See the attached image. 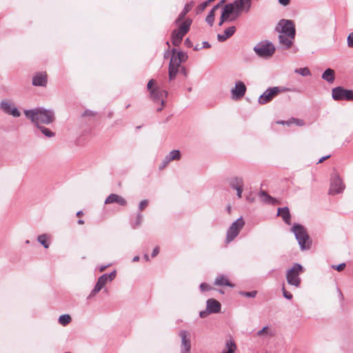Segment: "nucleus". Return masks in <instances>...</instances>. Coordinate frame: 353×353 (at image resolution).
<instances>
[{
    "mask_svg": "<svg viewBox=\"0 0 353 353\" xmlns=\"http://www.w3.org/2000/svg\"><path fill=\"white\" fill-rule=\"evenodd\" d=\"M148 205V200H143L139 205V208L140 211L143 210Z\"/></svg>",
    "mask_w": 353,
    "mask_h": 353,
    "instance_id": "79ce46f5",
    "label": "nucleus"
},
{
    "mask_svg": "<svg viewBox=\"0 0 353 353\" xmlns=\"http://www.w3.org/2000/svg\"><path fill=\"white\" fill-rule=\"evenodd\" d=\"M170 161H174V160H179L181 159V153L180 151L178 150H174L171 151L167 156Z\"/></svg>",
    "mask_w": 353,
    "mask_h": 353,
    "instance_id": "7c9ffc66",
    "label": "nucleus"
},
{
    "mask_svg": "<svg viewBox=\"0 0 353 353\" xmlns=\"http://www.w3.org/2000/svg\"><path fill=\"white\" fill-rule=\"evenodd\" d=\"M228 212H229V213H230V210H231V207H230V206H229V207L228 208Z\"/></svg>",
    "mask_w": 353,
    "mask_h": 353,
    "instance_id": "69168bd1",
    "label": "nucleus"
},
{
    "mask_svg": "<svg viewBox=\"0 0 353 353\" xmlns=\"http://www.w3.org/2000/svg\"><path fill=\"white\" fill-rule=\"evenodd\" d=\"M185 36V34L180 31H179L177 29H175L173 30L172 33V43L174 46H178L183 39V37Z\"/></svg>",
    "mask_w": 353,
    "mask_h": 353,
    "instance_id": "4be33fe9",
    "label": "nucleus"
},
{
    "mask_svg": "<svg viewBox=\"0 0 353 353\" xmlns=\"http://www.w3.org/2000/svg\"><path fill=\"white\" fill-rule=\"evenodd\" d=\"M142 220V216L141 214H139L137 218V225H140Z\"/></svg>",
    "mask_w": 353,
    "mask_h": 353,
    "instance_id": "864d4df0",
    "label": "nucleus"
},
{
    "mask_svg": "<svg viewBox=\"0 0 353 353\" xmlns=\"http://www.w3.org/2000/svg\"><path fill=\"white\" fill-rule=\"evenodd\" d=\"M78 223L79 225H83V224H84V221L82 220V219H80V220L78 221Z\"/></svg>",
    "mask_w": 353,
    "mask_h": 353,
    "instance_id": "680f3d73",
    "label": "nucleus"
},
{
    "mask_svg": "<svg viewBox=\"0 0 353 353\" xmlns=\"http://www.w3.org/2000/svg\"><path fill=\"white\" fill-rule=\"evenodd\" d=\"M1 109L6 113L12 115L13 117H18L20 113L18 110L14 106L12 103L9 101H3L1 104Z\"/></svg>",
    "mask_w": 353,
    "mask_h": 353,
    "instance_id": "f3484780",
    "label": "nucleus"
},
{
    "mask_svg": "<svg viewBox=\"0 0 353 353\" xmlns=\"http://www.w3.org/2000/svg\"><path fill=\"white\" fill-rule=\"evenodd\" d=\"M215 1V0H208V1H210V3L213 2V1Z\"/></svg>",
    "mask_w": 353,
    "mask_h": 353,
    "instance_id": "338daca9",
    "label": "nucleus"
},
{
    "mask_svg": "<svg viewBox=\"0 0 353 353\" xmlns=\"http://www.w3.org/2000/svg\"><path fill=\"white\" fill-rule=\"evenodd\" d=\"M254 51L261 57H270L274 51L275 48L271 43H261L254 47Z\"/></svg>",
    "mask_w": 353,
    "mask_h": 353,
    "instance_id": "1a4fd4ad",
    "label": "nucleus"
},
{
    "mask_svg": "<svg viewBox=\"0 0 353 353\" xmlns=\"http://www.w3.org/2000/svg\"><path fill=\"white\" fill-rule=\"evenodd\" d=\"M268 331V327H264L261 330L258 332V335L261 336L263 334H267Z\"/></svg>",
    "mask_w": 353,
    "mask_h": 353,
    "instance_id": "09e8293b",
    "label": "nucleus"
},
{
    "mask_svg": "<svg viewBox=\"0 0 353 353\" xmlns=\"http://www.w3.org/2000/svg\"><path fill=\"white\" fill-rule=\"evenodd\" d=\"M144 259H145V261H150L149 256H148V254H144Z\"/></svg>",
    "mask_w": 353,
    "mask_h": 353,
    "instance_id": "bf43d9fd",
    "label": "nucleus"
},
{
    "mask_svg": "<svg viewBox=\"0 0 353 353\" xmlns=\"http://www.w3.org/2000/svg\"><path fill=\"white\" fill-rule=\"evenodd\" d=\"M210 3V1H207L199 5L198 7L196 8V12H202Z\"/></svg>",
    "mask_w": 353,
    "mask_h": 353,
    "instance_id": "e433bc0d",
    "label": "nucleus"
},
{
    "mask_svg": "<svg viewBox=\"0 0 353 353\" xmlns=\"http://www.w3.org/2000/svg\"><path fill=\"white\" fill-rule=\"evenodd\" d=\"M295 72L298 73L303 77L310 75V71L308 68H302L295 70Z\"/></svg>",
    "mask_w": 353,
    "mask_h": 353,
    "instance_id": "72a5a7b5",
    "label": "nucleus"
},
{
    "mask_svg": "<svg viewBox=\"0 0 353 353\" xmlns=\"http://www.w3.org/2000/svg\"><path fill=\"white\" fill-rule=\"evenodd\" d=\"M282 291L285 298L289 300L292 299V294L285 290L284 285H283Z\"/></svg>",
    "mask_w": 353,
    "mask_h": 353,
    "instance_id": "a19ab883",
    "label": "nucleus"
},
{
    "mask_svg": "<svg viewBox=\"0 0 353 353\" xmlns=\"http://www.w3.org/2000/svg\"><path fill=\"white\" fill-rule=\"evenodd\" d=\"M116 272L114 271L108 275V281H112L116 276Z\"/></svg>",
    "mask_w": 353,
    "mask_h": 353,
    "instance_id": "de8ad7c7",
    "label": "nucleus"
},
{
    "mask_svg": "<svg viewBox=\"0 0 353 353\" xmlns=\"http://www.w3.org/2000/svg\"><path fill=\"white\" fill-rule=\"evenodd\" d=\"M159 252V247L157 246L153 249L152 256L155 257Z\"/></svg>",
    "mask_w": 353,
    "mask_h": 353,
    "instance_id": "8fccbe9b",
    "label": "nucleus"
},
{
    "mask_svg": "<svg viewBox=\"0 0 353 353\" xmlns=\"http://www.w3.org/2000/svg\"><path fill=\"white\" fill-rule=\"evenodd\" d=\"M304 271L302 265L299 263H295L294 265L287 271L286 279L289 285L299 288L301 283L300 274Z\"/></svg>",
    "mask_w": 353,
    "mask_h": 353,
    "instance_id": "20e7f679",
    "label": "nucleus"
},
{
    "mask_svg": "<svg viewBox=\"0 0 353 353\" xmlns=\"http://www.w3.org/2000/svg\"><path fill=\"white\" fill-rule=\"evenodd\" d=\"M181 61L178 59L176 56V50L174 49L172 50V56L171 57V60L169 65V78L170 80L175 78L177 72L178 68L181 64Z\"/></svg>",
    "mask_w": 353,
    "mask_h": 353,
    "instance_id": "f8f14e48",
    "label": "nucleus"
},
{
    "mask_svg": "<svg viewBox=\"0 0 353 353\" xmlns=\"http://www.w3.org/2000/svg\"><path fill=\"white\" fill-rule=\"evenodd\" d=\"M322 78L327 82L332 83L335 78V72L334 70L330 68L325 70L322 75Z\"/></svg>",
    "mask_w": 353,
    "mask_h": 353,
    "instance_id": "bb28decb",
    "label": "nucleus"
},
{
    "mask_svg": "<svg viewBox=\"0 0 353 353\" xmlns=\"http://www.w3.org/2000/svg\"><path fill=\"white\" fill-rule=\"evenodd\" d=\"M236 30V28L234 26H231L228 28H227L223 34H218V39L220 41H224L228 38H230L233 34L234 33Z\"/></svg>",
    "mask_w": 353,
    "mask_h": 353,
    "instance_id": "b1692460",
    "label": "nucleus"
},
{
    "mask_svg": "<svg viewBox=\"0 0 353 353\" xmlns=\"http://www.w3.org/2000/svg\"><path fill=\"white\" fill-rule=\"evenodd\" d=\"M245 221L243 218H239L235 221L229 228L227 232L225 241L229 243L233 241L239 234L241 230L243 228Z\"/></svg>",
    "mask_w": 353,
    "mask_h": 353,
    "instance_id": "423d86ee",
    "label": "nucleus"
},
{
    "mask_svg": "<svg viewBox=\"0 0 353 353\" xmlns=\"http://www.w3.org/2000/svg\"><path fill=\"white\" fill-rule=\"evenodd\" d=\"M235 11H236V7L234 6V4H233V3L226 4L224 6L223 10L222 12V14L221 17V21L219 22V26H221L225 21H227V20L232 21V20H234L236 18H237L238 17H236Z\"/></svg>",
    "mask_w": 353,
    "mask_h": 353,
    "instance_id": "9d476101",
    "label": "nucleus"
},
{
    "mask_svg": "<svg viewBox=\"0 0 353 353\" xmlns=\"http://www.w3.org/2000/svg\"><path fill=\"white\" fill-rule=\"evenodd\" d=\"M292 231L294 232L301 249L305 250L310 248L312 241L305 228L301 225H295L292 228Z\"/></svg>",
    "mask_w": 353,
    "mask_h": 353,
    "instance_id": "39448f33",
    "label": "nucleus"
},
{
    "mask_svg": "<svg viewBox=\"0 0 353 353\" xmlns=\"http://www.w3.org/2000/svg\"><path fill=\"white\" fill-rule=\"evenodd\" d=\"M179 336L181 339L180 353H190L191 341L190 333L186 330H181L179 332Z\"/></svg>",
    "mask_w": 353,
    "mask_h": 353,
    "instance_id": "9b49d317",
    "label": "nucleus"
},
{
    "mask_svg": "<svg viewBox=\"0 0 353 353\" xmlns=\"http://www.w3.org/2000/svg\"><path fill=\"white\" fill-rule=\"evenodd\" d=\"M261 196L265 201L272 202L274 201V199L265 191L261 192Z\"/></svg>",
    "mask_w": 353,
    "mask_h": 353,
    "instance_id": "58836bf2",
    "label": "nucleus"
},
{
    "mask_svg": "<svg viewBox=\"0 0 353 353\" xmlns=\"http://www.w3.org/2000/svg\"><path fill=\"white\" fill-rule=\"evenodd\" d=\"M71 316L69 314H63L59 316V323L61 325L65 326L71 322Z\"/></svg>",
    "mask_w": 353,
    "mask_h": 353,
    "instance_id": "2f4dec72",
    "label": "nucleus"
},
{
    "mask_svg": "<svg viewBox=\"0 0 353 353\" xmlns=\"http://www.w3.org/2000/svg\"><path fill=\"white\" fill-rule=\"evenodd\" d=\"M251 0H236L233 3L236 7V17H239L243 11L248 12L250 8Z\"/></svg>",
    "mask_w": 353,
    "mask_h": 353,
    "instance_id": "2eb2a0df",
    "label": "nucleus"
},
{
    "mask_svg": "<svg viewBox=\"0 0 353 353\" xmlns=\"http://www.w3.org/2000/svg\"><path fill=\"white\" fill-rule=\"evenodd\" d=\"M139 256H134V257L133 258V259H132V261H133L134 262L139 261Z\"/></svg>",
    "mask_w": 353,
    "mask_h": 353,
    "instance_id": "13d9d810",
    "label": "nucleus"
},
{
    "mask_svg": "<svg viewBox=\"0 0 353 353\" xmlns=\"http://www.w3.org/2000/svg\"><path fill=\"white\" fill-rule=\"evenodd\" d=\"M48 236L46 234H42L38 236L39 242L43 245L45 248H49Z\"/></svg>",
    "mask_w": 353,
    "mask_h": 353,
    "instance_id": "473e14b6",
    "label": "nucleus"
},
{
    "mask_svg": "<svg viewBox=\"0 0 353 353\" xmlns=\"http://www.w3.org/2000/svg\"><path fill=\"white\" fill-rule=\"evenodd\" d=\"M83 214V212H82V211H79V212L77 213V216H81Z\"/></svg>",
    "mask_w": 353,
    "mask_h": 353,
    "instance_id": "052dcab7",
    "label": "nucleus"
},
{
    "mask_svg": "<svg viewBox=\"0 0 353 353\" xmlns=\"http://www.w3.org/2000/svg\"><path fill=\"white\" fill-rule=\"evenodd\" d=\"M117 203L121 206H125L127 201L123 196L117 194H110L105 200V204Z\"/></svg>",
    "mask_w": 353,
    "mask_h": 353,
    "instance_id": "a211bd4d",
    "label": "nucleus"
},
{
    "mask_svg": "<svg viewBox=\"0 0 353 353\" xmlns=\"http://www.w3.org/2000/svg\"><path fill=\"white\" fill-rule=\"evenodd\" d=\"M330 157V155H327V156L322 157L321 159H320L319 160L318 163H323L324 161H325L326 159H329Z\"/></svg>",
    "mask_w": 353,
    "mask_h": 353,
    "instance_id": "5fc2aeb1",
    "label": "nucleus"
},
{
    "mask_svg": "<svg viewBox=\"0 0 353 353\" xmlns=\"http://www.w3.org/2000/svg\"><path fill=\"white\" fill-rule=\"evenodd\" d=\"M221 303L214 299H210L207 301V310L210 313H217L221 310Z\"/></svg>",
    "mask_w": 353,
    "mask_h": 353,
    "instance_id": "aec40b11",
    "label": "nucleus"
},
{
    "mask_svg": "<svg viewBox=\"0 0 353 353\" xmlns=\"http://www.w3.org/2000/svg\"><path fill=\"white\" fill-rule=\"evenodd\" d=\"M219 8V5H216L213 7V8L210 10L208 15L207 16L205 21L212 26L214 23V16L216 10Z\"/></svg>",
    "mask_w": 353,
    "mask_h": 353,
    "instance_id": "c85d7f7f",
    "label": "nucleus"
},
{
    "mask_svg": "<svg viewBox=\"0 0 353 353\" xmlns=\"http://www.w3.org/2000/svg\"><path fill=\"white\" fill-rule=\"evenodd\" d=\"M244 296H249V297H254L256 294V291H253V292H242L241 293Z\"/></svg>",
    "mask_w": 353,
    "mask_h": 353,
    "instance_id": "49530a36",
    "label": "nucleus"
},
{
    "mask_svg": "<svg viewBox=\"0 0 353 353\" xmlns=\"http://www.w3.org/2000/svg\"><path fill=\"white\" fill-rule=\"evenodd\" d=\"M345 189V185L341 178L335 176L332 179L329 190L330 194H336L341 193Z\"/></svg>",
    "mask_w": 353,
    "mask_h": 353,
    "instance_id": "ddd939ff",
    "label": "nucleus"
},
{
    "mask_svg": "<svg viewBox=\"0 0 353 353\" xmlns=\"http://www.w3.org/2000/svg\"><path fill=\"white\" fill-rule=\"evenodd\" d=\"M105 267H101V268H100V272H103V271H104V270H105Z\"/></svg>",
    "mask_w": 353,
    "mask_h": 353,
    "instance_id": "0e129e2a",
    "label": "nucleus"
},
{
    "mask_svg": "<svg viewBox=\"0 0 353 353\" xmlns=\"http://www.w3.org/2000/svg\"><path fill=\"white\" fill-rule=\"evenodd\" d=\"M296 123V125H304V122L302 120H299L296 119H292L291 121H290L288 122H285V121L278 122V123H281V124L287 123L288 125H289L290 123Z\"/></svg>",
    "mask_w": 353,
    "mask_h": 353,
    "instance_id": "f704fd0d",
    "label": "nucleus"
},
{
    "mask_svg": "<svg viewBox=\"0 0 353 353\" xmlns=\"http://www.w3.org/2000/svg\"><path fill=\"white\" fill-rule=\"evenodd\" d=\"M246 92V86L242 81H237L235 84L234 88L231 91L233 99H240L243 98Z\"/></svg>",
    "mask_w": 353,
    "mask_h": 353,
    "instance_id": "4468645a",
    "label": "nucleus"
},
{
    "mask_svg": "<svg viewBox=\"0 0 353 353\" xmlns=\"http://www.w3.org/2000/svg\"><path fill=\"white\" fill-rule=\"evenodd\" d=\"M108 282V274H103L101 276L97 281L94 289L90 292L88 296V299L94 297L99 292H100L102 288Z\"/></svg>",
    "mask_w": 353,
    "mask_h": 353,
    "instance_id": "dca6fc26",
    "label": "nucleus"
},
{
    "mask_svg": "<svg viewBox=\"0 0 353 353\" xmlns=\"http://www.w3.org/2000/svg\"><path fill=\"white\" fill-rule=\"evenodd\" d=\"M279 2L282 6H286L289 5L290 0H279Z\"/></svg>",
    "mask_w": 353,
    "mask_h": 353,
    "instance_id": "3c124183",
    "label": "nucleus"
},
{
    "mask_svg": "<svg viewBox=\"0 0 353 353\" xmlns=\"http://www.w3.org/2000/svg\"><path fill=\"white\" fill-rule=\"evenodd\" d=\"M225 3V0L220 1L217 5H219V7L221 6Z\"/></svg>",
    "mask_w": 353,
    "mask_h": 353,
    "instance_id": "e2e57ef3",
    "label": "nucleus"
},
{
    "mask_svg": "<svg viewBox=\"0 0 353 353\" xmlns=\"http://www.w3.org/2000/svg\"><path fill=\"white\" fill-rule=\"evenodd\" d=\"M276 31L279 33V41L287 48H290L295 37V25L291 20L281 19L277 23Z\"/></svg>",
    "mask_w": 353,
    "mask_h": 353,
    "instance_id": "f257e3e1",
    "label": "nucleus"
},
{
    "mask_svg": "<svg viewBox=\"0 0 353 353\" xmlns=\"http://www.w3.org/2000/svg\"><path fill=\"white\" fill-rule=\"evenodd\" d=\"M214 284L219 286H230L231 288L234 287V285L232 284L229 280L223 275L218 276L214 281Z\"/></svg>",
    "mask_w": 353,
    "mask_h": 353,
    "instance_id": "393cba45",
    "label": "nucleus"
},
{
    "mask_svg": "<svg viewBox=\"0 0 353 353\" xmlns=\"http://www.w3.org/2000/svg\"><path fill=\"white\" fill-rule=\"evenodd\" d=\"M155 84L156 81L154 79H151L149 81L147 87L150 92V99L159 105L157 110L161 111L164 107L165 100L167 97V92L166 91L156 86Z\"/></svg>",
    "mask_w": 353,
    "mask_h": 353,
    "instance_id": "7ed1b4c3",
    "label": "nucleus"
},
{
    "mask_svg": "<svg viewBox=\"0 0 353 353\" xmlns=\"http://www.w3.org/2000/svg\"><path fill=\"white\" fill-rule=\"evenodd\" d=\"M203 47L205 48H210V45L208 42H203Z\"/></svg>",
    "mask_w": 353,
    "mask_h": 353,
    "instance_id": "4d7b16f0",
    "label": "nucleus"
},
{
    "mask_svg": "<svg viewBox=\"0 0 353 353\" xmlns=\"http://www.w3.org/2000/svg\"><path fill=\"white\" fill-rule=\"evenodd\" d=\"M192 22V21L190 19H186L180 24L177 30L184 34H187L190 30Z\"/></svg>",
    "mask_w": 353,
    "mask_h": 353,
    "instance_id": "a878e982",
    "label": "nucleus"
},
{
    "mask_svg": "<svg viewBox=\"0 0 353 353\" xmlns=\"http://www.w3.org/2000/svg\"><path fill=\"white\" fill-rule=\"evenodd\" d=\"M332 97L334 100L353 101V90L337 87L332 90Z\"/></svg>",
    "mask_w": 353,
    "mask_h": 353,
    "instance_id": "6e6552de",
    "label": "nucleus"
},
{
    "mask_svg": "<svg viewBox=\"0 0 353 353\" xmlns=\"http://www.w3.org/2000/svg\"><path fill=\"white\" fill-rule=\"evenodd\" d=\"M209 313H210L209 311H202L200 312L199 315L201 318H205Z\"/></svg>",
    "mask_w": 353,
    "mask_h": 353,
    "instance_id": "603ef678",
    "label": "nucleus"
},
{
    "mask_svg": "<svg viewBox=\"0 0 353 353\" xmlns=\"http://www.w3.org/2000/svg\"><path fill=\"white\" fill-rule=\"evenodd\" d=\"M26 116L38 126L40 123L49 124L54 121V115L51 110L36 108L24 112Z\"/></svg>",
    "mask_w": 353,
    "mask_h": 353,
    "instance_id": "f03ea898",
    "label": "nucleus"
},
{
    "mask_svg": "<svg viewBox=\"0 0 353 353\" xmlns=\"http://www.w3.org/2000/svg\"><path fill=\"white\" fill-rule=\"evenodd\" d=\"M283 90L279 87H273L266 90L259 98V103L261 105L266 104L270 102L274 97H276Z\"/></svg>",
    "mask_w": 353,
    "mask_h": 353,
    "instance_id": "0eeeda50",
    "label": "nucleus"
},
{
    "mask_svg": "<svg viewBox=\"0 0 353 353\" xmlns=\"http://www.w3.org/2000/svg\"><path fill=\"white\" fill-rule=\"evenodd\" d=\"M345 267V263H341L339 265H332V268L336 270L339 272L342 271Z\"/></svg>",
    "mask_w": 353,
    "mask_h": 353,
    "instance_id": "a18cd8bd",
    "label": "nucleus"
},
{
    "mask_svg": "<svg viewBox=\"0 0 353 353\" xmlns=\"http://www.w3.org/2000/svg\"><path fill=\"white\" fill-rule=\"evenodd\" d=\"M230 185L234 189L236 190L238 197L241 198L243 185V179L237 177L234 178L230 181Z\"/></svg>",
    "mask_w": 353,
    "mask_h": 353,
    "instance_id": "412c9836",
    "label": "nucleus"
},
{
    "mask_svg": "<svg viewBox=\"0 0 353 353\" xmlns=\"http://www.w3.org/2000/svg\"><path fill=\"white\" fill-rule=\"evenodd\" d=\"M41 131L48 137H52L54 135V133L50 131L49 129L44 127H39Z\"/></svg>",
    "mask_w": 353,
    "mask_h": 353,
    "instance_id": "4c0bfd02",
    "label": "nucleus"
},
{
    "mask_svg": "<svg viewBox=\"0 0 353 353\" xmlns=\"http://www.w3.org/2000/svg\"><path fill=\"white\" fill-rule=\"evenodd\" d=\"M201 290L203 292L211 290L212 288L205 283H203L200 285Z\"/></svg>",
    "mask_w": 353,
    "mask_h": 353,
    "instance_id": "37998d69",
    "label": "nucleus"
},
{
    "mask_svg": "<svg viewBox=\"0 0 353 353\" xmlns=\"http://www.w3.org/2000/svg\"><path fill=\"white\" fill-rule=\"evenodd\" d=\"M185 43L188 46H190V41L189 40V39H186L185 41Z\"/></svg>",
    "mask_w": 353,
    "mask_h": 353,
    "instance_id": "6e6d98bb",
    "label": "nucleus"
},
{
    "mask_svg": "<svg viewBox=\"0 0 353 353\" xmlns=\"http://www.w3.org/2000/svg\"><path fill=\"white\" fill-rule=\"evenodd\" d=\"M194 6V1H191V2L188 3H187L185 6L183 11L181 12V13L179 15V17H178V19L176 20V22H179V21L183 20V19H184L185 16L186 15V14L188 12H189L192 9Z\"/></svg>",
    "mask_w": 353,
    "mask_h": 353,
    "instance_id": "cd10ccee",
    "label": "nucleus"
},
{
    "mask_svg": "<svg viewBox=\"0 0 353 353\" xmlns=\"http://www.w3.org/2000/svg\"><path fill=\"white\" fill-rule=\"evenodd\" d=\"M278 216L282 217L283 220L288 225L290 224V214L288 208H281L278 209Z\"/></svg>",
    "mask_w": 353,
    "mask_h": 353,
    "instance_id": "5701e85b",
    "label": "nucleus"
},
{
    "mask_svg": "<svg viewBox=\"0 0 353 353\" xmlns=\"http://www.w3.org/2000/svg\"><path fill=\"white\" fill-rule=\"evenodd\" d=\"M347 45L350 48H353V32H351L347 37Z\"/></svg>",
    "mask_w": 353,
    "mask_h": 353,
    "instance_id": "c03bdc74",
    "label": "nucleus"
},
{
    "mask_svg": "<svg viewBox=\"0 0 353 353\" xmlns=\"http://www.w3.org/2000/svg\"><path fill=\"white\" fill-rule=\"evenodd\" d=\"M176 56L178 58V59L181 61V63L185 61L188 59V55L183 52L176 51Z\"/></svg>",
    "mask_w": 353,
    "mask_h": 353,
    "instance_id": "c9c22d12",
    "label": "nucleus"
},
{
    "mask_svg": "<svg viewBox=\"0 0 353 353\" xmlns=\"http://www.w3.org/2000/svg\"><path fill=\"white\" fill-rule=\"evenodd\" d=\"M225 347L228 349L226 352L223 353H233L236 349V346L234 341L232 339H230L226 341Z\"/></svg>",
    "mask_w": 353,
    "mask_h": 353,
    "instance_id": "c756f323",
    "label": "nucleus"
},
{
    "mask_svg": "<svg viewBox=\"0 0 353 353\" xmlns=\"http://www.w3.org/2000/svg\"><path fill=\"white\" fill-rule=\"evenodd\" d=\"M32 83L36 86H45L47 83V74L46 72H39L32 79Z\"/></svg>",
    "mask_w": 353,
    "mask_h": 353,
    "instance_id": "6ab92c4d",
    "label": "nucleus"
},
{
    "mask_svg": "<svg viewBox=\"0 0 353 353\" xmlns=\"http://www.w3.org/2000/svg\"><path fill=\"white\" fill-rule=\"evenodd\" d=\"M170 162V159L165 157V159L163 160L161 164L159 165V170H162L165 169Z\"/></svg>",
    "mask_w": 353,
    "mask_h": 353,
    "instance_id": "ea45409f",
    "label": "nucleus"
}]
</instances>
